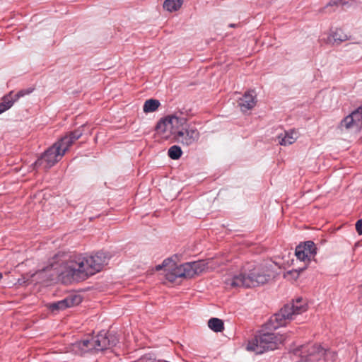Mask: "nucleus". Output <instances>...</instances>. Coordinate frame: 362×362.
I'll list each match as a JSON object with an SVG mask.
<instances>
[{
    "instance_id": "nucleus-1",
    "label": "nucleus",
    "mask_w": 362,
    "mask_h": 362,
    "mask_svg": "<svg viewBox=\"0 0 362 362\" xmlns=\"http://www.w3.org/2000/svg\"><path fill=\"white\" fill-rule=\"evenodd\" d=\"M107 264V257L103 252L94 255H73L60 262L54 261L37 274H48V280L57 279L64 284L84 280L100 272Z\"/></svg>"
},
{
    "instance_id": "nucleus-2",
    "label": "nucleus",
    "mask_w": 362,
    "mask_h": 362,
    "mask_svg": "<svg viewBox=\"0 0 362 362\" xmlns=\"http://www.w3.org/2000/svg\"><path fill=\"white\" fill-rule=\"evenodd\" d=\"M272 276L271 270L255 262H247L237 272L228 273L223 277L226 289L252 288L267 283Z\"/></svg>"
},
{
    "instance_id": "nucleus-3",
    "label": "nucleus",
    "mask_w": 362,
    "mask_h": 362,
    "mask_svg": "<svg viewBox=\"0 0 362 362\" xmlns=\"http://www.w3.org/2000/svg\"><path fill=\"white\" fill-rule=\"evenodd\" d=\"M82 134L83 131L78 129L64 136L49 148L41 158L35 161V165L43 166L45 169L50 168L62 159L65 152Z\"/></svg>"
},
{
    "instance_id": "nucleus-4",
    "label": "nucleus",
    "mask_w": 362,
    "mask_h": 362,
    "mask_svg": "<svg viewBox=\"0 0 362 362\" xmlns=\"http://www.w3.org/2000/svg\"><path fill=\"white\" fill-rule=\"evenodd\" d=\"M156 270L164 268L165 276L170 282L177 278H192L202 273L207 268V263L204 260L187 262L176 265L170 259H165L162 264L156 266Z\"/></svg>"
},
{
    "instance_id": "nucleus-5",
    "label": "nucleus",
    "mask_w": 362,
    "mask_h": 362,
    "mask_svg": "<svg viewBox=\"0 0 362 362\" xmlns=\"http://www.w3.org/2000/svg\"><path fill=\"white\" fill-rule=\"evenodd\" d=\"M118 339L115 334L100 332L91 339H85L72 344V351L75 354H82L88 351H102L117 344Z\"/></svg>"
},
{
    "instance_id": "nucleus-6",
    "label": "nucleus",
    "mask_w": 362,
    "mask_h": 362,
    "mask_svg": "<svg viewBox=\"0 0 362 362\" xmlns=\"http://www.w3.org/2000/svg\"><path fill=\"white\" fill-rule=\"evenodd\" d=\"M294 355L300 358V362H336L337 353L325 349L317 344H307L294 351Z\"/></svg>"
},
{
    "instance_id": "nucleus-7",
    "label": "nucleus",
    "mask_w": 362,
    "mask_h": 362,
    "mask_svg": "<svg viewBox=\"0 0 362 362\" xmlns=\"http://www.w3.org/2000/svg\"><path fill=\"white\" fill-rule=\"evenodd\" d=\"M286 340V336L276 333L259 334L250 341L246 349L254 351L257 354H263L269 350L278 349L279 346Z\"/></svg>"
},
{
    "instance_id": "nucleus-8",
    "label": "nucleus",
    "mask_w": 362,
    "mask_h": 362,
    "mask_svg": "<svg viewBox=\"0 0 362 362\" xmlns=\"http://www.w3.org/2000/svg\"><path fill=\"white\" fill-rule=\"evenodd\" d=\"M307 308V304L303 298H297L292 303L286 305L278 313L271 317V327L277 329L286 325L288 321L293 318L294 315L305 312Z\"/></svg>"
},
{
    "instance_id": "nucleus-9",
    "label": "nucleus",
    "mask_w": 362,
    "mask_h": 362,
    "mask_svg": "<svg viewBox=\"0 0 362 362\" xmlns=\"http://www.w3.org/2000/svg\"><path fill=\"white\" fill-rule=\"evenodd\" d=\"M186 123L185 117L168 115L161 119L156 124V129L163 139L168 140L172 136L176 139L180 128Z\"/></svg>"
},
{
    "instance_id": "nucleus-10",
    "label": "nucleus",
    "mask_w": 362,
    "mask_h": 362,
    "mask_svg": "<svg viewBox=\"0 0 362 362\" xmlns=\"http://www.w3.org/2000/svg\"><path fill=\"white\" fill-rule=\"evenodd\" d=\"M199 138V132L194 125L187 122L180 128L176 140L183 145L189 146L196 142Z\"/></svg>"
},
{
    "instance_id": "nucleus-11",
    "label": "nucleus",
    "mask_w": 362,
    "mask_h": 362,
    "mask_svg": "<svg viewBox=\"0 0 362 362\" xmlns=\"http://www.w3.org/2000/svg\"><path fill=\"white\" fill-rule=\"evenodd\" d=\"M341 128L360 131L362 129V105L347 115L340 123Z\"/></svg>"
},
{
    "instance_id": "nucleus-12",
    "label": "nucleus",
    "mask_w": 362,
    "mask_h": 362,
    "mask_svg": "<svg viewBox=\"0 0 362 362\" xmlns=\"http://www.w3.org/2000/svg\"><path fill=\"white\" fill-rule=\"evenodd\" d=\"M317 253V247L313 241L298 245L295 251L297 258L304 262H310Z\"/></svg>"
},
{
    "instance_id": "nucleus-13",
    "label": "nucleus",
    "mask_w": 362,
    "mask_h": 362,
    "mask_svg": "<svg viewBox=\"0 0 362 362\" xmlns=\"http://www.w3.org/2000/svg\"><path fill=\"white\" fill-rule=\"evenodd\" d=\"M349 40V36L341 28L330 30L325 40L326 43L332 45H339Z\"/></svg>"
},
{
    "instance_id": "nucleus-14",
    "label": "nucleus",
    "mask_w": 362,
    "mask_h": 362,
    "mask_svg": "<svg viewBox=\"0 0 362 362\" xmlns=\"http://www.w3.org/2000/svg\"><path fill=\"white\" fill-rule=\"evenodd\" d=\"M257 103V95L254 90H248L239 99L238 105L243 112L252 109Z\"/></svg>"
},
{
    "instance_id": "nucleus-15",
    "label": "nucleus",
    "mask_w": 362,
    "mask_h": 362,
    "mask_svg": "<svg viewBox=\"0 0 362 362\" xmlns=\"http://www.w3.org/2000/svg\"><path fill=\"white\" fill-rule=\"evenodd\" d=\"M298 138V134L293 130L285 132L278 136V142L281 146H287L293 144Z\"/></svg>"
},
{
    "instance_id": "nucleus-16",
    "label": "nucleus",
    "mask_w": 362,
    "mask_h": 362,
    "mask_svg": "<svg viewBox=\"0 0 362 362\" xmlns=\"http://www.w3.org/2000/svg\"><path fill=\"white\" fill-rule=\"evenodd\" d=\"M74 301H75V298H66L64 300L52 303L49 305V308L53 311L59 310H64L66 308L73 306L75 304Z\"/></svg>"
},
{
    "instance_id": "nucleus-17",
    "label": "nucleus",
    "mask_w": 362,
    "mask_h": 362,
    "mask_svg": "<svg viewBox=\"0 0 362 362\" xmlns=\"http://www.w3.org/2000/svg\"><path fill=\"white\" fill-rule=\"evenodd\" d=\"M160 105V103L159 100L156 99H148L145 101L143 106V110L145 113L153 112L157 110Z\"/></svg>"
},
{
    "instance_id": "nucleus-18",
    "label": "nucleus",
    "mask_w": 362,
    "mask_h": 362,
    "mask_svg": "<svg viewBox=\"0 0 362 362\" xmlns=\"http://www.w3.org/2000/svg\"><path fill=\"white\" fill-rule=\"evenodd\" d=\"M182 4V0H165L163 8L170 12L177 11Z\"/></svg>"
},
{
    "instance_id": "nucleus-19",
    "label": "nucleus",
    "mask_w": 362,
    "mask_h": 362,
    "mask_svg": "<svg viewBox=\"0 0 362 362\" xmlns=\"http://www.w3.org/2000/svg\"><path fill=\"white\" fill-rule=\"evenodd\" d=\"M13 92L3 98L2 103H0V114L8 110L13 105L15 100L12 97Z\"/></svg>"
},
{
    "instance_id": "nucleus-20",
    "label": "nucleus",
    "mask_w": 362,
    "mask_h": 362,
    "mask_svg": "<svg viewBox=\"0 0 362 362\" xmlns=\"http://www.w3.org/2000/svg\"><path fill=\"white\" fill-rule=\"evenodd\" d=\"M208 326L209 327L216 332H219L223 330L224 326H223V322L218 318H211L208 322Z\"/></svg>"
},
{
    "instance_id": "nucleus-21",
    "label": "nucleus",
    "mask_w": 362,
    "mask_h": 362,
    "mask_svg": "<svg viewBox=\"0 0 362 362\" xmlns=\"http://www.w3.org/2000/svg\"><path fill=\"white\" fill-rule=\"evenodd\" d=\"M182 154L181 148L179 146L174 145L171 146L168 151V156L173 160L179 159Z\"/></svg>"
},
{
    "instance_id": "nucleus-22",
    "label": "nucleus",
    "mask_w": 362,
    "mask_h": 362,
    "mask_svg": "<svg viewBox=\"0 0 362 362\" xmlns=\"http://www.w3.org/2000/svg\"><path fill=\"white\" fill-rule=\"evenodd\" d=\"M34 90V88H29L28 89H25V90H21L20 91H18L16 95H15V97L13 98V99L16 100H17L18 99H19L21 97H23L26 95H28L30 93H31Z\"/></svg>"
},
{
    "instance_id": "nucleus-23",
    "label": "nucleus",
    "mask_w": 362,
    "mask_h": 362,
    "mask_svg": "<svg viewBox=\"0 0 362 362\" xmlns=\"http://www.w3.org/2000/svg\"><path fill=\"white\" fill-rule=\"evenodd\" d=\"M300 274V271L295 269L288 271L285 274V277L289 279H296Z\"/></svg>"
},
{
    "instance_id": "nucleus-24",
    "label": "nucleus",
    "mask_w": 362,
    "mask_h": 362,
    "mask_svg": "<svg viewBox=\"0 0 362 362\" xmlns=\"http://www.w3.org/2000/svg\"><path fill=\"white\" fill-rule=\"evenodd\" d=\"M356 229L359 235H362V219L357 221Z\"/></svg>"
},
{
    "instance_id": "nucleus-25",
    "label": "nucleus",
    "mask_w": 362,
    "mask_h": 362,
    "mask_svg": "<svg viewBox=\"0 0 362 362\" xmlns=\"http://www.w3.org/2000/svg\"><path fill=\"white\" fill-rule=\"evenodd\" d=\"M3 278V274L1 273H0V281Z\"/></svg>"
}]
</instances>
